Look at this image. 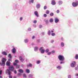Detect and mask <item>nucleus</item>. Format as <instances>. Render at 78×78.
Masks as SVG:
<instances>
[{
	"mask_svg": "<svg viewBox=\"0 0 78 78\" xmlns=\"http://www.w3.org/2000/svg\"><path fill=\"white\" fill-rule=\"evenodd\" d=\"M9 69H7L6 70V73L7 74L8 73V75H11V71H12V72L14 71L15 69L14 67L13 66H10L9 67Z\"/></svg>",
	"mask_w": 78,
	"mask_h": 78,
	"instance_id": "1",
	"label": "nucleus"
},
{
	"mask_svg": "<svg viewBox=\"0 0 78 78\" xmlns=\"http://www.w3.org/2000/svg\"><path fill=\"white\" fill-rule=\"evenodd\" d=\"M58 58L59 61H64V59H65L64 56L61 55H60L58 56Z\"/></svg>",
	"mask_w": 78,
	"mask_h": 78,
	"instance_id": "2",
	"label": "nucleus"
},
{
	"mask_svg": "<svg viewBox=\"0 0 78 78\" xmlns=\"http://www.w3.org/2000/svg\"><path fill=\"white\" fill-rule=\"evenodd\" d=\"M7 59L5 58H3L2 59L1 66H5V62H6Z\"/></svg>",
	"mask_w": 78,
	"mask_h": 78,
	"instance_id": "3",
	"label": "nucleus"
},
{
	"mask_svg": "<svg viewBox=\"0 0 78 78\" xmlns=\"http://www.w3.org/2000/svg\"><path fill=\"white\" fill-rule=\"evenodd\" d=\"M72 5L73 7H76L78 5V1L76 0L74 2H73Z\"/></svg>",
	"mask_w": 78,
	"mask_h": 78,
	"instance_id": "4",
	"label": "nucleus"
},
{
	"mask_svg": "<svg viewBox=\"0 0 78 78\" xmlns=\"http://www.w3.org/2000/svg\"><path fill=\"white\" fill-rule=\"evenodd\" d=\"M76 65V62L75 61H73L70 64L71 67H75Z\"/></svg>",
	"mask_w": 78,
	"mask_h": 78,
	"instance_id": "5",
	"label": "nucleus"
},
{
	"mask_svg": "<svg viewBox=\"0 0 78 78\" xmlns=\"http://www.w3.org/2000/svg\"><path fill=\"white\" fill-rule=\"evenodd\" d=\"M54 20L55 23H58V22H59V19H58V18H57V17L55 18Z\"/></svg>",
	"mask_w": 78,
	"mask_h": 78,
	"instance_id": "6",
	"label": "nucleus"
},
{
	"mask_svg": "<svg viewBox=\"0 0 78 78\" xmlns=\"http://www.w3.org/2000/svg\"><path fill=\"white\" fill-rule=\"evenodd\" d=\"M6 65L7 66L9 67L11 66V62H10L7 61L6 63Z\"/></svg>",
	"mask_w": 78,
	"mask_h": 78,
	"instance_id": "7",
	"label": "nucleus"
},
{
	"mask_svg": "<svg viewBox=\"0 0 78 78\" xmlns=\"http://www.w3.org/2000/svg\"><path fill=\"white\" fill-rule=\"evenodd\" d=\"M51 4L52 5H56V2H55V1L54 0L52 1Z\"/></svg>",
	"mask_w": 78,
	"mask_h": 78,
	"instance_id": "8",
	"label": "nucleus"
},
{
	"mask_svg": "<svg viewBox=\"0 0 78 78\" xmlns=\"http://www.w3.org/2000/svg\"><path fill=\"white\" fill-rule=\"evenodd\" d=\"M19 59L21 62H23V61H24V60L23 59V58H22V56L20 57Z\"/></svg>",
	"mask_w": 78,
	"mask_h": 78,
	"instance_id": "9",
	"label": "nucleus"
},
{
	"mask_svg": "<svg viewBox=\"0 0 78 78\" xmlns=\"http://www.w3.org/2000/svg\"><path fill=\"white\" fill-rule=\"evenodd\" d=\"M12 51L13 53H16V49L15 48H13L12 49Z\"/></svg>",
	"mask_w": 78,
	"mask_h": 78,
	"instance_id": "10",
	"label": "nucleus"
},
{
	"mask_svg": "<svg viewBox=\"0 0 78 78\" xmlns=\"http://www.w3.org/2000/svg\"><path fill=\"white\" fill-rule=\"evenodd\" d=\"M2 55H5V56H6L7 55V53L5 51H3L2 52Z\"/></svg>",
	"mask_w": 78,
	"mask_h": 78,
	"instance_id": "11",
	"label": "nucleus"
},
{
	"mask_svg": "<svg viewBox=\"0 0 78 78\" xmlns=\"http://www.w3.org/2000/svg\"><path fill=\"white\" fill-rule=\"evenodd\" d=\"M44 21L45 22L46 24H48V23H49V22L48 21V20L44 19Z\"/></svg>",
	"mask_w": 78,
	"mask_h": 78,
	"instance_id": "12",
	"label": "nucleus"
},
{
	"mask_svg": "<svg viewBox=\"0 0 78 78\" xmlns=\"http://www.w3.org/2000/svg\"><path fill=\"white\" fill-rule=\"evenodd\" d=\"M34 0H30L29 1V4H31V3H34Z\"/></svg>",
	"mask_w": 78,
	"mask_h": 78,
	"instance_id": "13",
	"label": "nucleus"
},
{
	"mask_svg": "<svg viewBox=\"0 0 78 78\" xmlns=\"http://www.w3.org/2000/svg\"><path fill=\"white\" fill-rule=\"evenodd\" d=\"M34 49L35 51H37L38 50V49H39V48L37 47H35Z\"/></svg>",
	"mask_w": 78,
	"mask_h": 78,
	"instance_id": "14",
	"label": "nucleus"
},
{
	"mask_svg": "<svg viewBox=\"0 0 78 78\" xmlns=\"http://www.w3.org/2000/svg\"><path fill=\"white\" fill-rule=\"evenodd\" d=\"M34 14L37 16V17H39V15H38V12L37 11H36L34 12Z\"/></svg>",
	"mask_w": 78,
	"mask_h": 78,
	"instance_id": "15",
	"label": "nucleus"
},
{
	"mask_svg": "<svg viewBox=\"0 0 78 78\" xmlns=\"http://www.w3.org/2000/svg\"><path fill=\"white\" fill-rule=\"evenodd\" d=\"M36 7L37 9H39L41 7V5L40 4H37L36 5Z\"/></svg>",
	"mask_w": 78,
	"mask_h": 78,
	"instance_id": "16",
	"label": "nucleus"
},
{
	"mask_svg": "<svg viewBox=\"0 0 78 78\" xmlns=\"http://www.w3.org/2000/svg\"><path fill=\"white\" fill-rule=\"evenodd\" d=\"M62 2L61 1H59L58 2V3L59 5H61L62 4Z\"/></svg>",
	"mask_w": 78,
	"mask_h": 78,
	"instance_id": "17",
	"label": "nucleus"
},
{
	"mask_svg": "<svg viewBox=\"0 0 78 78\" xmlns=\"http://www.w3.org/2000/svg\"><path fill=\"white\" fill-rule=\"evenodd\" d=\"M56 68L58 70H61V69L62 68V67L60 66H58L56 67Z\"/></svg>",
	"mask_w": 78,
	"mask_h": 78,
	"instance_id": "18",
	"label": "nucleus"
},
{
	"mask_svg": "<svg viewBox=\"0 0 78 78\" xmlns=\"http://www.w3.org/2000/svg\"><path fill=\"white\" fill-rule=\"evenodd\" d=\"M19 72L20 73H23V70L22 69H20L19 70Z\"/></svg>",
	"mask_w": 78,
	"mask_h": 78,
	"instance_id": "19",
	"label": "nucleus"
},
{
	"mask_svg": "<svg viewBox=\"0 0 78 78\" xmlns=\"http://www.w3.org/2000/svg\"><path fill=\"white\" fill-rule=\"evenodd\" d=\"M61 45L62 47H64V43L63 42H62L61 43Z\"/></svg>",
	"mask_w": 78,
	"mask_h": 78,
	"instance_id": "20",
	"label": "nucleus"
},
{
	"mask_svg": "<svg viewBox=\"0 0 78 78\" xmlns=\"http://www.w3.org/2000/svg\"><path fill=\"white\" fill-rule=\"evenodd\" d=\"M26 72L27 73H30V69H27L26 70Z\"/></svg>",
	"mask_w": 78,
	"mask_h": 78,
	"instance_id": "21",
	"label": "nucleus"
},
{
	"mask_svg": "<svg viewBox=\"0 0 78 78\" xmlns=\"http://www.w3.org/2000/svg\"><path fill=\"white\" fill-rule=\"evenodd\" d=\"M49 22L51 23H52V22H53V18H51L49 20Z\"/></svg>",
	"mask_w": 78,
	"mask_h": 78,
	"instance_id": "22",
	"label": "nucleus"
},
{
	"mask_svg": "<svg viewBox=\"0 0 78 78\" xmlns=\"http://www.w3.org/2000/svg\"><path fill=\"white\" fill-rule=\"evenodd\" d=\"M40 52L41 53H44L45 52V49H44L41 51H40Z\"/></svg>",
	"mask_w": 78,
	"mask_h": 78,
	"instance_id": "23",
	"label": "nucleus"
},
{
	"mask_svg": "<svg viewBox=\"0 0 78 78\" xmlns=\"http://www.w3.org/2000/svg\"><path fill=\"white\" fill-rule=\"evenodd\" d=\"M51 34V31L50 30H49L48 32V36H50Z\"/></svg>",
	"mask_w": 78,
	"mask_h": 78,
	"instance_id": "24",
	"label": "nucleus"
},
{
	"mask_svg": "<svg viewBox=\"0 0 78 78\" xmlns=\"http://www.w3.org/2000/svg\"><path fill=\"white\" fill-rule=\"evenodd\" d=\"M32 66V64L31 63H29V65H27V67H31Z\"/></svg>",
	"mask_w": 78,
	"mask_h": 78,
	"instance_id": "25",
	"label": "nucleus"
},
{
	"mask_svg": "<svg viewBox=\"0 0 78 78\" xmlns=\"http://www.w3.org/2000/svg\"><path fill=\"white\" fill-rule=\"evenodd\" d=\"M28 41H29V40L28 39H25V40H24V42L25 43H27V42H28Z\"/></svg>",
	"mask_w": 78,
	"mask_h": 78,
	"instance_id": "26",
	"label": "nucleus"
},
{
	"mask_svg": "<svg viewBox=\"0 0 78 78\" xmlns=\"http://www.w3.org/2000/svg\"><path fill=\"white\" fill-rule=\"evenodd\" d=\"M43 48L44 47H41L39 49V51H41V50H44V49H43Z\"/></svg>",
	"mask_w": 78,
	"mask_h": 78,
	"instance_id": "27",
	"label": "nucleus"
},
{
	"mask_svg": "<svg viewBox=\"0 0 78 78\" xmlns=\"http://www.w3.org/2000/svg\"><path fill=\"white\" fill-rule=\"evenodd\" d=\"M50 16H51V17H52L53 16H54V13H53V12H51L50 14Z\"/></svg>",
	"mask_w": 78,
	"mask_h": 78,
	"instance_id": "28",
	"label": "nucleus"
},
{
	"mask_svg": "<svg viewBox=\"0 0 78 78\" xmlns=\"http://www.w3.org/2000/svg\"><path fill=\"white\" fill-rule=\"evenodd\" d=\"M29 78H33V75L30 74L29 75Z\"/></svg>",
	"mask_w": 78,
	"mask_h": 78,
	"instance_id": "29",
	"label": "nucleus"
},
{
	"mask_svg": "<svg viewBox=\"0 0 78 78\" xmlns=\"http://www.w3.org/2000/svg\"><path fill=\"white\" fill-rule=\"evenodd\" d=\"M8 57L9 58H12V55H11V54H9Z\"/></svg>",
	"mask_w": 78,
	"mask_h": 78,
	"instance_id": "30",
	"label": "nucleus"
},
{
	"mask_svg": "<svg viewBox=\"0 0 78 78\" xmlns=\"http://www.w3.org/2000/svg\"><path fill=\"white\" fill-rule=\"evenodd\" d=\"M61 41H64L65 40L64 39V38L62 37H61Z\"/></svg>",
	"mask_w": 78,
	"mask_h": 78,
	"instance_id": "31",
	"label": "nucleus"
},
{
	"mask_svg": "<svg viewBox=\"0 0 78 78\" xmlns=\"http://www.w3.org/2000/svg\"><path fill=\"white\" fill-rule=\"evenodd\" d=\"M75 58L76 59H78V55L76 54L75 56Z\"/></svg>",
	"mask_w": 78,
	"mask_h": 78,
	"instance_id": "32",
	"label": "nucleus"
},
{
	"mask_svg": "<svg viewBox=\"0 0 78 78\" xmlns=\"http://www.w3.org/2000/svg\"><path fill=\"white\" fill-rule=\"evenodd\" d=\"M23 78H27V75L26 74L24 73L23 75Z\"/></svg>",
	"mask_w": 78,
	"mask_h": 78,
	"instance_id": "33",
	"label": "nucleus"
},
{
	"mask_svg": "<svg viewBox=\"0 0 78 78\" xmlns=\"http://www.w3.org/2000/svg\"><path fill=\"white\" fill-rule=\"evenodd\" d=\"M40 63H41V61L40 60L37 61V64H39Z\"/></svg>",
	"mask_w": 78,
	"mask_h": 78,
	"instance_id": "34",
	"label": "nucleus"
},
{
	"mask_svg": "<svg viewBox=\"0 0 78 78\" xmlns=\"http://www.w3.org/2000/svg\"><path fill=\"white\" fill-rule=\"evenodd\" d=\"M36 42H37V43H40V42H41V40H40L39 39H38L37 40V41H36Z\"/></svg>",
	"mask_w": 78,
	"mask_h": 78,
	"instance_id": "35",
	"label": "nucleus"
},
{
	"mask_svg": "<svg viewBox=\"0 0 78 78\" xmlns=\"http://www.w3.org/2000/svg\"><path fill=\"white\" fill-rule=\"evenodd\" d=\"M21 75H22V74L20 73H19L17 75V76H21Z\"/></svg>",
	"mask_w": 78,
	"mask_h": 78,
	"instance_id": "36",
	"label": "nucleus"
},
{
	"mask_svg": "<svg viewBox=\"0 0 78 78\" xmlns=\"http://www.w3.org/2000/svg\"><path fill=\"white\" fill-rule=\"evenodd\" d=\"M16 69H19L20 67V66H19V65H17L16 66Z\"/></svg>",
	"mask_w": 78,
	"mask_h": 78,
	"instance_id": "37",
	"label": "nucleus"
},
{
	"mask_svg": "<svg viewBox=\"0 0 78 78\" xmlns=\"http://www.w3.org/2000/svg\"><path fill=\"white\" fill-rule=\"evenodd\" d=\"M49 51V49H47L45 50L46 53H48Z\"/></svg>",
	"mask_w": 78,
	"mask_h": 78,
	"instance_id": "38",
	"label": "nucleus"
},
{
	"mask_svg": "<svg viewBox=\"0 0 78 78\" xmlns=\"http://www.w3.org/2000/svg\"><path fill=\"white\" fill-rule=\"evenodd\" d=\"M27 30L28 31H30L31 30V28L30 27H29L28 28Z\"/></svg>",
	"mask_w": 78,
	"mask_h": 78,
	"instance_id": "39",
	"label": "nucleus"
},
{
	"mask_svg": "<svg viewBox=\"0 0 78 78\" xmlns=\"http://www.w3.org/2000/svg\"><path fill=\"white\" fill-rule=\"evenodd\" d=\"M51 52H48V54L47 55H51Z\"/></svg>",
	"mask_w": 78,
	"mask_h": 78,
	"instance_id": "40",
	"label": "nucleus"
},
{
	"mask_svg": "<svg viewBox=\"0 0 78 78\" xmlns=\"http://www.w3.org/2000/svg\"><path fill=\"white\" fill-rule=\"evenodd\" d=\"M46 13L47 14H48L50 13V12L48 10H47L46 11Z\"/></svg>",
	"mask_w": 78,
	"mask_h": 78,
	"instance_id": "41",
	"label": "nucleus"
},
{
	"mask_svg": "<svg viewBox=\"0 0 78 78\" xmlns=\"http://www.w3.org/2000/svg\"><path fill=\"white\" fill-rule=\"evenodd\" d=\"M43 16L44 17H47V14H44Z\"/></svg>",
	"mask_w": 78,
	"mask_h": 78,
	"instance_id": "42",
	"label": "nucleus"
},
{
	"mask_svg": "<svg viewBox=\"0 0 78 78\" xmlns=\"http://www.w3.org/2000/svg\"><path fill=\"white\" fill-rule=\"evenodd\" d=\"M15 62H16V63H19V60H16L15 61Z\"/></svg>",
	"mask_w": 78,
	"mask_h": 78,
	"instance_id": "43",
	"label": "nucleus"
},
{
	"mask_svg": "<svg viewBox=\"0 0 78 78\" xmlns=\"http://www.w3.org/2000/svg\"><path fill=\"white\" fill-rule=\"evenodd\" d=\"M51 35L52 36H55V33H52L51 34Z\"/></svg>",
	"mask_w": 78,
	"mask_h": 78,
	"instance_id": "44",
	"label": "nucleus"
},
{
	"mask_svg": "<svg viewBox=\"0 0 78 78\" xmlns=\"http://www.w3.org/2000/svg\"><path fill=\"white\" fill-rule=\"evenodd\" d=\"M47 8V7L46 6H44V9L45 10Z\"/></svg>",
	"mask_w": 78,
	"mask_h": 78,
	"instance_id": "45",
	"label": "nucleus"
},
{
	"mask_svg": "<svg viewBox=\"0 0 78 78\" xmlns=\"http://www.w3.org/2000/svg\"><path fill=\"white\" fill-rule=\"evenodd\" d=\"M13 64L14 66H16L17 65V64L16 62H14L13 63Z\"/></svg>",
	"mask_w": 78,
	"mask_h": 78,
	"instance_id": "46",
	"label": "nucleus"
},
{
	"mask_svg": "<svg viewBox=\"0 0 78 78\" xmlns=\"http://www.w3.org/2000/svg\"><path fill=\"white\" fill-rule=\"evenodd\" d=\"M45 33L44 32H42L41 33V34H42L43 35H45Z\"/></svg>",
	"mask_w": 78,
	"mask_h": 78,
	"instance_id": "47",
	"label": "nucleus"
},
{
	"mask_svg": "<svg viewBox=\"0 0 78 78\" xmlns=\"http://www.w3.org/2000/svg\"><path fill=\"white\" fill-rule=\"evenodd\" d=\"M33 26L34 27V28H36V27H37L36 25L34 24L33 25Z\"/></svg>",
	"mask_w": 78,
	"mask_h": 78,
	"instance_id": "48",
	"label": "nucleus"
},
{
	"mask_svg": "<svg viewBox=\"0 0 78 78\" xmlns=\"http://www.w3.org/2000/svg\"><path fill=\"white\" fill-rule=\"evenodd\" d=\"M9 75V78H12V76L11 75Z\"/></svg>",
	"mask_w": 78,
	"mask_h": 78,
	"instance_id": "49",
	"label": "nucleus"
},
{
	"mask_svg": "<svg viewBox=\"0 0 78 78\" xmlns=\"http://www.w3.org/2000/svg\"><path fill=\"white\" fill-rule=\"evenodd\" d=\"M33 23H37V20H34L33 22Z\"/></svg>",
	"mask_w": 78,
	"mask_h": 78,
	"instance_id": "50",
	"label": "nucleus"
},
{
	"mask_svg": "<svg viewBox=\"0 0 78 78\" xmlns=\"http://www.w3.org/2000/svg\"><path fill=\"white\" fill-rule=\"evenodd\" d=\"M71 77L72 76H71V75H68V78H71Z\"/></svg>",
	"mask_w": 78,
	"mask_h": 78,
	"instance_id": "51",
	"label": "nucleus"
},
{
	"mask_svg": "<svg viewBox=\"0 0 78 78\" xmlns=\"http://www.w3.org/2000/svg\"><path fill=\"white\" fill-rule=\"evenodd\" d=\"M75 69L76 70H78V68L76 67L75 68Z\"/></svg>",
	"mask_w": 78,
	"mask_h": 78,
	"instance_id": "52",
	"label": "nucleus"
},
{
	"mask_svg": "<svg viewBox=\"0 0 78 78\" xmlns=\"http://www.w3.org/2000/svg\"><path fill=\"white\" fill-rule=\"evenodd\" d=\"M12 58H9V59L8 62H9V61H11Z\"/></svg>",
	"mask_w": 78,
	"mask_h": 78,
	"instance_id": "53",
	"label": "nucleus"
},
{
	"mask_svg": "<svg viewBox=\"0 0 78 78\" xmlns=\"http://www.w3.org/2000/svg\"><path fill=\"white\" fill-rule=\"evenodd\" d=\"M56 12L57 13V14H58V13L59 12V11L58 10L56 11Z\"/></svg>",
	"mask_w": 78,
	"mask_h": 78,
	"instance_id": "54",
	"label": "nucleus"
},
{
	"mask_svg": "<svg viewBox=\"0 0 78 78\" xmlns=\"http://www.w3.org/2000/svg\"><path fill=\"white\" fill-rule=\"evenodd\" d=\"M14 73L15 74H16V73H17V71L14 70Z\"/></svg>",
	"mask_w": 78,
	"mask_h": 78,
	"instance_id": "55",
	"label": "nucleus"
},
{
	"mask_svg": "<svg viewBox=\"0 0 78 78\" xmlns=\"http://www.w3.org/2000/svg\"><path fill=\"white\" fill-rule=\"evenodd\" d=\"M22 20H23V18H22V17H20V20L21 21Z\"/></svg>",
	"mask_w": 78,
	"mask_h": 78,
	"instance_id": "56",
	"label": "nucleus"
},
{
	"mask_svg": "<svg viewBox=\"0 0 78 78\" xmlns=\"http://www.w3.org/2000/svg\"><path fill=\"white\" fill-rule=\"evenodd\" d=\"M75 76H78V73L75 74Z\"/></svg>",
	"mask_w": 78,
	"mask_h": 78,
	"instance_id": "57",
	"label": "nucleus"
},
{
	"mask_svg": "<svg viewBox=\"0 0 78 78\" xmlns=\"http://www.w3.org/2000/svg\"><path fill=\"white\" fill-rule=\"evenodd\" d=\"M51 43H53L54 42V40H51Z\"/></svg>",
	"mask_w": 78,
	"mask_h": 78,
	"instance_id": "58",
	"label": "nucleus"
},
{
	"mask_svg": "<svg viewBox=\"0 0 78 78\" xmlns=\"http://www.w3.org/2000/svg\"><path fill=\"white\" fill-rule=\"evenodd\" d=\"M39 27L40 28H41L42 27V26L41 25H39Z\"/></svg>",
	"mask_w": 78,
	"mask_h": 78,
	"instance_id": "59",
	"label": "nucleus"
},
{
	"mask_svg": "<svg viewBox=\"0 0 78 78\" xmlns=\"http://www.w3.org/2000/svg\"><path fill=\"white\" fill-rule=\"evenodd\" d=\"M35 38V36H33L32 37V39H34Z\"/></svg>",
	"mask_w": 78,
	"mask_h": 78,
	"instance_id": "60",
	"label": "nucleus"
},
{
	"mask_svg": "<svg viewBox=\"0 0 78 78\" xmlns=\"http://www.w3.org/2000/svg\"><path fill=\"white\" fill-rule=\"evenodd\" d=\"M51 53H52V54H53V53H55V51H51Z\"/></svg>",
	"mask_w": 78,
	"mask_h": 78,
	"instance_id": "61",
	"label": "nucleus"
},
{
	"mask_svg": "<svg viewBox=\"0 0 78 78\" xmlns=\"http://www.w3.org/2000/svg\"><path fill=\"white\" fill-rule=\"evenodd\" d=\"M63 63H64V62H60V64H63Z\"/></svg>",
	"mask_w": 78,
	"mask_h": 78,
	"instance_id": "62",
	"label": "nucleus"
},
{
	"mask_svg": "<svg viewBox=\"0 0 78 78\" xmlns=\"http://www.w3.org/2000/svg\"><path fill=\"white\" fill-rule=\"evenodd\" d=\"M21 67H23V65L22 64H21Z\"/></svg>",
	"mask_w": 78,
	"mask_h": 78,
	"instance_id": "63",
	"label": "nucleus"
},
{
	"mask_svg": "<svg viewBox=\"0 0 78 78\" xmlns=\"http://www.w3.org/2000/svg\"><path fill=\"white\" fill-rule=\"evenodd\" d=\"M0 78H3V77L2 76H0Z\"/></svg>",
	"mask_w": 78,
	"mask_h": 78,
	"instance_id": "64",
	"label": "nucleus"
}]
</instances>
